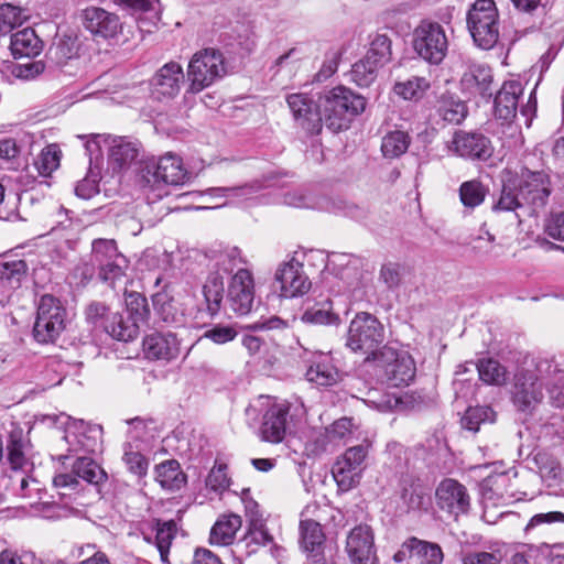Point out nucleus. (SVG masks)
<instances>
[{"mask_svg":"<svg viewBox=\"0 0 564 564\" xmlns=\"http://www.w3.org/2000/svg\"><path fill=\"white\" fill-rule=\"evenodd\" d=\"M105 330L115 339L130 341L138 337L140 325L123 314L115 313L104 324Z\"/></svg>","mask_w":564,"mask_h":564,"instance_id":"obj_34","label":"nucleus"},{"mask_svg":"<svg viewBox=\"0 0 564 564\" xmlns=\"http://www.w3.org/2000/svg\"><path fill=\"white\" fill-rule=\"evenodd\" d=\"M10 479L12 481V485L14 486L15 482H18V487H13L15 494L20 495L21 497H33V491L39 494V481L34 478H30L28 476V473H17L12 474L10 476Z\"/></svg>","mask_w":564,"mask_h":564,"instance_id":"obj_60","label":"nucleus"},{"mask_svg":"<svg viewBox=\"0 0 564 564\" xmlns=\"http://www.w3.org/2000/svg\"><path fill=\"white\" fill-rule=\"evenodd\" d=\"M59 161L61 150L56 144H50L41 151L34 165L41 175L48 176L59 166Z\"/></svg>","mask_w":564,"mask_h":564,"instance_id":"obj_50","label":"nucleus"},{"mask_svg":"<svg viewBox=\"0 0 564 564\" xmlns=\"http://www.w3.org/2000/svg\"><path fill=\"white\" fill-rule=\"evenodd\" d=\"M286 102L293 115L295 122L307 133H318L323 127V117L319 108L307 94H291L286 97Z\"/></svg>","mask_w":564,"mask_h":564,"instance_id":"obj_15","label":"nucleus"},{"mask_svg":"<svg viewBox=\"0 0 564 564\" xmlns=\"http://www.w3.org/2000/svg\"><path fill=\"white\" fill-rule=\"evenodd\" d=\"M323 121L334 132L349 128L351 120L365 111L366 99L349 88L337 86L319 100Z\"/></svg>","mask_w":564,"mask_h":564,"instance_id":"obj_1","label":"nucleus"},{"mask_svg":"<svg viewBox=\"0 0 564 564\" xmlns=\"http://www.w3.org/2000/svg\"><path fill=\"white\" fill-rule=\"evenodd\" d=\"M8 460L12 468V474L29 473L33 467L32 463L25 457L23 443L21 440H11L8 445Z\"/></svg>","mask_w":564,"mask_h":564,"instance_id":"obj_56","label":"nucleus"},{"mask_svg":"<svg viewBox=\"0 0 564 564\" xmlns=\"http://www.w3.org/2000/svg\"><path fill=\"white\" fill-rule=\"evenodd\" d=\"M241 525V517L236 513L220 516L210 530V543L221 546L231 544Z\"/></svg>","mask_w":564,"mask_h":564,"instance_id":"obj_31","label":"nucleus"},{"mask_svg":"<svg viewBox=\"0 0 564 564\" xmlns=\"http://www.w3.org/2000/svg\"><path fill=\"white\" fill-rule=\"evenodd\" d=\"M275 283L279 285V295L285 299L302 296L312 285L303 264L294 258L279 265Z\"/></svg>","mask_w":564,"mask_h":564,"instance_id":"obj_14","label":"nucleus"},{"mask_svg":"<svg viewBox=\"0 0 564 564\" xmlns=\"http://www.w3.org/2000/svg\"><path fill=\"white\" fill-rule=\"evenodd\" d=\"M544 379L545 377L540 376L535 370V359L532 360L531 365L516 372L511 399L519 411L531 413L542 402L544 398L542 391Z\"/></svg>","mask_w":564,"mask_h":564,"instance_id":"obj_6","label":"nucleus"},{"mask_svg":"<svg viewBox=\"0 0 564 564\" xmlns=\"http://www.w3.org/2000/svg\"><path fill=\"white\" fill-rule=\"evenodd\" d=\"M381 66L375 61L365 56L352 65L350 72L351 80L359 87H368L376 79L378 69Z\"/></svg>","mask_w":564,"mask_h":564,"instance_id":"obj_47","label":"nucleus"},{"mask_svg":"<svg viewBox=\"0 0 564 564\" xmlns=\"http://www.w3.org/2000/svg\"><path fill=\"white\" fill-rule=\"evenodd\" d=\"M308 381L322 387H329L339 381V372L327 355H319L306 371Z\"/></svg>","mask_w":564,"mask_h":564,"instance_id":"obj_33","label":"nucleus"},{"mask_svg":"<svg viewBox=\"0 0 564 564\" xmlns=\"http://www.w3.org/2000/svg\"><path fill=\"white\" fill-rule=\"evenodd\" d=\"M366 56L381 67L390 61L391 56V41L386 34H377L371 43L370 48L368 50Z\"/></svg>","mask_w":564,"mask_h":564,"instance_id":"obj_55","label":"nucleus"},{"mask_svg":"<svg viewBox=\"0 0 564 564\" xmlns=\"http://www.w3.org/2000/svg\"><path fill=\"white\" fill-rule=\"evenodd\" d=\"M73 473L89 484L99 485L107 479L106 471L90 457H78L73 465Z\"/></svg>","mask_w":564,"mask_h":564,"instance_id":"obj_42","label":"nucleus"},{"mask_svg":"<svg viewBox=\"0 0 564 564\" xmlns=\"http://www.w3.org/2000/svg\"><path fill=\"white\" fill-rule=\"evenodd\" d=\"M458 193L464 207L474 209L484 203L488 188L480 181L470 180L460 184Z\"/></svg>","mask_w":564,"mask_h":564,"instance_id":"obj_45","label":"nucleus"},{"mask_svg":"<svg viewBox=\"0 0 564 564\" xmlns=\"http://www.w3.org/2000/svg\"><path fill=\"white\" fill-rule=\"evenodd\" d=\"M29 10L12 3L0 4V34H8L29 19Z\"/></svg>","mask_w":564,"mask_h":564,"instance_id":"obj_44","label":"nucleus"},{"mask_svg":"<svg viewBox=\"0 0 564 564\" xmlns=\"http://www.w3.org/2000/svg\"><path fill=\"white\" fill-rule=\"evenodd\" d=\"M436 503L440 509L457 518L467 513L470 507V497L464 485L455 479H444L435 491Z\"/></svg>","mask_w":564,"mask_h":564,"instance_id":"obj_17","label":"nucleus"},{"mask_svg":"<svg viewBox=\"0 0 564 564\" xmlns=\"http://www.w3.org/2000/svg\"><path fill=\"white\" fill-rule=\"evenodd\" d=\"M514 181L523 204L530 206L532 212H536L547 204L552 192L547 174L523 169L521 174L514 177Z\"/></svg>","mask_w":564,"mask_h":564,"instance_id":"obj_10","label":"nucleus"},{"mask_svg":"<svg viewBox=\"0 0 564 564\" xmlns=\"http://www.w3.org/2000/svg\"><path fill=\"white\" fill-rule=\"evenodd\" d=\"M411 143L410 135L401 130L388 132L381 142V152L387 159H395L403 155Z\"/></svg>","mask_w":564,"mask_h":564,"instance_id":"obj_41","label":"nucleus"},{"mask_svg":"<svg viewBox=\"0 0 564 564\" xmlns=\"http://www.w3.org/2000/svg\"><path fill=\"white\" fill-rule=\"evenodd\" d=\"M90 262L97 268L98 280L116 290L127 284L129 260L112 239H95L91 243Z\"/></svg>","mask_w":564,"mask_h":564,"instance_id":"obj_2","label":"nucleus"},{"mask_svg":"<svg viewBox=\"0 0 564 564\" xmlns=\"http://www.w3.org/2000/svg\"><path fill=\"white\" fill-rule=\"evenodd\" d=\"M467 26L478 47L492 48L499 39V18L495 2L477 0L467 13Z\"/></svg>","mask_w":564,"mask_h":564,"instance_id":"obj_5","label":"nucleus"},{"mask_svg":"<svg viewBox=\"0 0 564 564\" xmlns=\"http://www.w3.org/2000/svg\"><path fill=\"white\" fill-rule=\"evenodd\" d=\"M10 50L14 58L37 55L42 50V41L34 30L25 28L11 35Z\"/></svg>","mask_w":564,"mask_h":564,"instance_id":"obj_32","label":"nucleus"},{"mask_svg":"<svg viewBox=\"0 0 564 564\" xmlns=\"http://www.w3.org/2000/svg\"><path fill=\"white\" fill-rule=\"evenodd\" d=\"M437 112L444 121L459 124L467 116V107L458 98L443 95L438 100Z\"/></svg>","mask_w":564,"mask_h":564,"instance_id":"obj_40","label":"nucleus"},{"mask_svg":"<svg viewBox=\"0 0 564 564\" xmlns=\"http://www.w3.org/2000/svg\"><path fill=\"white\" fill-rule=\"evenodd\" d=\"M373 361L392 387L408 386L415 377V362L408 351L383 346L375 355Z\"/></svg>","mask_w":564,"mask_h":564,"instance_id":"obj_7","label":"nucleus"},{"mask_svg":"<svg viewBox=\"0 0 564 564\" xmlns=\"http://www.w3.org/2000/svg\"><path fill=\"white\" fill-rule=\"evenodd\" d=\"M535 370L540 376L545 377L544 386L549 392V399L552 405L556 408L564 406V370L553 360V358H535Z\"/></svg>","mask_w":564,"mask_h":564,"instance_id":"obj_21","label":"nucleus"},{"mask_svg":"<svg viewBox=\"0 0 564 564\" xmlns=\"http://www.w3.org/2000/svg\"><path fill=\"white\" fill-rule=\"evenodd\" d=\"M155 479L162 488L172 491L181 489L186 482V476L175 459L159 464L155 467Z\"/></svg>","mask_w":564,"mask_h":564,"instance_id":"obj_35","label":"nucleus"},{"mask_svg":"<svg viewBox=\"0 0 564 564\" xmlns=\"http://www.w3.org/2000/svg\"><path fill=\"white\" fill-rule=\"evenodd\" d=\"M80 21L86 31L96 40H112L122 31L120 18L100 7H88L80 12Z\"/></svg>","mask_w":564,"mask_h":564,"instance_id":"obj_13","label":"nucleus"},{"mask_svg":"<svg viewBox=\"0 0 564 564\" xmlns=\"http://www.w3.org/2000/svg\"><path fill=\"white\" fill-rule=\"evenodd\" d=\"M335 448L330 443L327 432L324 430L314 431L305 443V453L307 456L317 457L324 453H330Z\"/></svg>","mask_w":564,"mask_h":564,"instance_id":"obj_57","label":"nucleus"},{"mask_svg":"<svg viewBox=\"0 0 564 564\" xmlns=\"http://www.w3.org/2000/svg\"><path fill=\"white\" fill-rule=\"evenodd\" d=\"M453 154L470 161L485 162L494 154V145L489 138L479 132L458 130L448 143Z\"/></svg>","mask_w":564,"mask_h":564,"instance_id":"obj_12","label":"nucleus"},{"mask_svg":"<svg viewBox=\"0 0 564 564\" xmlns=\"http://www.w3.org/2000/svg\"><path fill=\"white\" fill-rule=\"evenodd\" d=\"M462 86L470 94L481 96L491 95L490 85L492 83V73L490 67L485 64H470L460 79Z\"/></svg>","mask_w":564,"mask_h":564,"instance_id":"obj_29","label":"nucleus"},{"mask_svg":"<svg viewBox=\"0 0 564 564\" xmlns=\"http://www.w3.org/2000/svg\"><path fill=\"white\" fill-rule=\"evenodd\" d=\"M203 293L209 314L216 315L220 310L224 296V278L219 272H212L208 275L203 286Z\"/></svg>","mask_w":564,"mask_h":564,"instance_id":"obj_38","label":"nucleus"},{"mask_svg":"<svg viewBox=\"0 0 564 564\" xmlns=\"http://www.w3.org/2000/svg\"><path fill=\"white\" fill-rule=\"evenodd\" d=\"M479 379L487 384L502 386L507 382V369L491 358L480 360L476 365Z\"/></svg>","mask_w":564,"mask_h":564,"instance_id":"obj_46","label":"nucleus"},{"mask_svg":"<svg viewBox=\"0 0 564 564\" xmlns=\"http://www.w3.org/2000/svg\"><path fill=\"white\" fill-rule=\"evenodd\" d=\"M36 315L44 318L53 325L54 328L62 335L66 328L67 311L63 303L51 294H44L40 297Z\"/></svg>","mask_w":564,"mask_h":564,"instance_id":"obj_30","label":"nucleus"},{"mask_svg":"<svg viewBox=\"0 0 564 564\" xmlns=\"http://www.w3.org/2000/svg\"><path fill=\"white\" fill-rule=\"evenodd\" d=\"M184 82V72L176 62L164 64L151 78L152 94L156 98H174L178 95Z\"/></svg>","mask_w":564,"mask_h":564,"instance_id":"obj_20","label":"nucleus"},{"mask_svg":"<svg viewBox=\"0 0 564 564\" xmlns=\"http://www.w3.org/2000/svg\"><path fill=\"white\" fill-rule=\"evenodd\" d=\"M384 340L383 325L371 314H356L349 324L346 346L352 351L367 355L366 360L375 359L378 347Z\"/></svg>","mask_w":564,"mask_h":564,"instance_id":"obj_4","label":"nucleus"},{"mask_svg":"<svg viewBox=\"0 0 564 564\" xmlns=\"http://www.w3.org/2000/svg\"><path fill=\"white\" fill-rule=\"evenodd\" d=\"M523 93L519 80L506 82L495 97V115L503 121H511L516 115L519 97Z\"/></svg>","mask_w":564,"mask_h":564,"instance_id":"obj_25","label":"nucleus"},{"mask_svg":"<svg viewBox=\"0 0 564 564\" xmlns=\"http://www.w3.org/2000/svg\"><path fill=\"white\" fill-rule=\"evenodd\" d=\"M346 552L354 564H376L373 534L369 525H357L349 532Z\"/></svg>","mask_w":564,"mask_h":564,"instance_id":"obj_18","label":"nucleus"},{"mask_svg":"<svg viewBox=\"0 0 564 564\" xmlns=\"http://www.w3.org/2000/svg\"><path fill=\"white\" fill-rule=\"evenodd\" d=\"M227 74L225 57L219 50L207 47L197 51L187 66V80L191 94H198L210 87Z\"/></svg>","mask_w":564,"mask_h":564,"instance_id":"obj_3","label":"nucleus"},{"mask_svg":"<svg viewBox=\"0 0 564 564\" xmlns=\"http://www.w3.org/2000/svg\"><path fill=\"white\" fill-rule=\"evenodd\" d=\"M229 481L227 466L218 465L209 471L206 478V486L215 492H223L229 487Z\"/></svg>","mask_w":564,"mask_h":564,"instance_id":"obj_62","label":"nucleus"},{"mask_svg":"<svg viewBox=\"0 0 564 564\" xmlns=\"http://www.w3.org/2000/svg\"><path fill=\"white\" fill-rule=\"evenodd\" d=\"M176 533H177V525L174 520L156 522L155 544L160 552L162 562L167 561L170 546H171L172 541L175 538Z\"/></svg>","mask_w":564,"mask_h":564,"instance_id":"obj_48","label":"nucleus"},{"mask_svg":"<svg viewBox=\"0 0 564 564\" xmlns=\"http://www.w3.org/2000/svg\"><path fill=\"white\" fill-rule=\"evenodd\" d=\"M87 557L80 561L78 564H111L107 554L100 551L96 544L87 543L78 547V557Z\"/></svg>","mask_w":564,"mask_h":564,"instance_id":"obj_64","label":"nucleus"},{"mask_svg":"<svg viewBox=\"0 0 564 564\" xmlns=\"http://www.w3.org/2000/svg\"><path fill=\"white\" fill-rule=\"evenodd\" d=\"M154 311L159 319L166 326L183 327L186 324V314L181 303L167 292H159L152 299Z\"/></svg>","mask_w":564,"mask_h":564,"instance_id":"obj_26","label":"nucleus"},{"mask_svg":"<svg viewBox=\"0 0 564 564\" xmlns=\"http://www.w3.org/2000/svg\"><path fill=\"white\" fill-rule=\"evenodd\" d=\"M289 408L282 403H274L263 414L260 427L261 438L269 443H280L286 433Z\"/></svg>","mask_w":564,"mask_h":564,"instance_id":"obj_23","label":"nucleus"},{"mask_svg":"<svg viewBox=\"0 0 564 564\" xmlns=\"http://www.w3.org/2000/svg\"><path fill=\"white\" fill-rule=\"evenodd\" d=\"M401 501V508L405 512L427 510L431 500L425 494L419 478L411 473H402L395 490Z\"/></svg>","mask_w":564,"mask_h":564,"instance_id":"obj_19","label":"nucleus"},{"mask_svg":"<svg viewBox=\"0 0 564 564\" xmlns=\"http://www.w3.org/2000/svg\"><path fill=\"white\" fill-rule=\"evenodd\" d=\"M122 459L131 474L140 478L147 475L149 460L141 453L126 451Z\"/></svg>","mask_w":564,"mask_h":564,"instance_id":"obj_61","label":"nucleus"},{"mask_svg":"<svg viewBox=\"0 0 564 564\" xmlns=\"http://www.w3.org/2000/svg\"><path fill=\"white\" fill-rule=\"evenodd\" d=\"M126 317L137 322L138 325L145 323L149 316L147 299L139 293L131 292L126 297Z\"/></svg>","mask_w":564,"mask_h":564,"instance_id":"obj_52","label":"nucleus"},{"mask_svg":"<svg viewBox=\"0 0 564 564\" xmlns=\"http://www.w3.org/2000/svg\"><path fill=\"white\" fill-rule=\"evenodd\" d=\"M143 350L149 359L171 360L180 352V343L174 333H152L143 339Z\"/></svg>","mask_w":564,"mask_h":564,"instance_id":"obj_24","label":"nucleus"},{"mask_svg":"<svg viewBox=\"0 0 564 564\" xmlns=\"http://www.w3.org/2000/svg\"><path fill=\"white\" fill-rule=\"evenodd\" d=\"M355 424L350 417H340L325 427L334 448L351 440Z\"/></svg>","mask_w":564,"mask_h":564,"instance_id":"obj_49","label":"nucleus"},{"mask_svg":"<svg viewBox=\"0 0 564 564\" xmlns=\"http://www.w3.org/2000/svg\"><path fill=\"white\" fill-rule=\"evenodd\" d=\"M34 340L41 345L55 344L61 334L44 318L36 315L32 329Z\"/></svg>","mask_w":564,"mask_h":564,"instance_id":"obj_59","label":"nucleus"},{"mask_svg":"<svg viewBox=\"0 0 564 564\" xmlns=\"http://www.w3.org/2000/svg\"><path fill=\"white\" fill-rule=\"evenodd\" d=\"M318 510L316 505L307 506L302 512V520L300 522V534H301V545L305 552L314 553L318 552L322 547L325 535L323 533L319 520L321 518L317 516V519H308L306 518L310 514H313L314 511Z\"/></svg>","mask_w":564,"mask_h":564,"instance_id":"obj_28","label":"nucleus"},{"mask_svg":"<svg viewBox=\"0 0 564 564\" xmlns=\"http://www.w3.org/2000/svg\"><path fill=\"white\" fill-rule=\"evenodd\" d=\"M494 420V411L489 406L468 408L460 420L465 430L477 432L481 423Z\"/></svg>","mask_w":564,"mask_h":564,"instance_id":"obj_54","label":"nucleus"},{"mask_svg":"<svg viewBox=\"0 0 564 564\" xmlns=\"http://www.w3.org/2000/svg\"><path fill=\"white\" fill-rule=\"evenodd\" d=\"M555 523L564 524V513L561 511H547L534 514L524 528L527 534L532 532L541 533L544 525Z\"/></svg>","mask_w":564,"mask_h":564,"instance_id":"obj_58","label":"nucleus"},{"mask_svg":"<svg viewBox=\"0 0 564 564\" xmlns=\"http://www.w3.org/2000/svg\"><path fill=\"white\" fill-rule=\"evenodd\" d=\"M301 321L311 325H338L340 319L333 312L332 302L327 299L305 310Z\"/></svg>","mask_w":564,"mask_h":564,"instance_id":"obj_36","label":"nucleus"},{"mask_svg":"<svg viewBox=\"0 0 564 564\" xmlns=\"http://www.w3.org/2000/svg\"><path fill=\"white\" fill-rule=\"evenodd\" d=\"M77 53L76 41L70 36L58 37L51 45L47 56L58 65L74 57Z\"/></svg>","mask_w":564,"mask_h":564,"instance_id":"obj_51","label":"nucleus"},{"mask_svg":"<svg viewBox=\"0 0 564 564\" xmlns=\"http://www.w3.org/2000/svg\"><path fill=\"white\" fill-rule=\"evenodd\" d=\"M141 177L145 184L156 186L161 183L177 185L186 177L182 160L174 154H166L159 160H149L141 169Z\"/></svg>","mask_w":564,"mask_h":564,"instance_id":"obj_11","label":"nucleus"},{"mask_svg":"<svg viewBox=\"0 0 564 564\" xmlns=\"http://www.w3.org/2000/svg\"><path fill=\"white\" fill-rule=\"evenodd\" d=\"M413 561L416 564H442L444 553L442 547L434 542L412 536Z\"/></svg>","mask_w":564,"mask_h":564,"instance_id":"obj_37","label":"nucleus"},{"mask_svg":"<svg viewBox=\"0 0 564 564\" xmlns=\"http://www.w3.org/2000/svg\"><path fill=\"white\" fill-rule=\"evenodd\" d=\"M108 164L113 173H120L137 160L140 153V143L124 137H109Z\"/></svg>","mask_w":564,"mask_h":564,"instance_id":"obj_22","label":"nucleus"},{"mask_svg":"<svg viewBox=\"0 0 564 564\" xmlns=\"http://www.w3.org/2000/svg\"><path fill=\"white\" fill-rule=\"evenodd\" d=\"M368 452V444H359L347 448L337 457L332 471L341 490H349L359 482Z\"/></svg>","mask_w":564,"mask_h":564,"instance_id":"obj_9","label":"nucleus"},{"mask_svg":"<svg viewBox=\"0 0 564 564\" xmlns=\"http://www.w3.org/2000/svg\"><path fill=\"white\" fill-rule=\"evenodd\" d=\"M28 265L23 260L0 263V305L4 306L26 275Z\"/></svg>","mask_w":564,"mask_h":564,"instance_id":"obj_27","label":"nucleus"},{"mask_svg":"<svg viewBox=\"0 0 564 564\" xmlns=\"http://www.w3.org/2000/svg\"><path fill=\"white\" fill-rule=\"evenodd\" d=\"M272 541L271 535L263 528L262 523L257 524V520L252 519V524H250L247 534L239 542V544H245L247 549V553H253L259 546L268 545Z\"/></svg>","mask_w":564,"mask_h":564,"instance_id":"obj_53","label":"nucleus"},{"mask_svg":"<svg viewBox=\"0 0 564 564\" xmlns=\"http://www.w3.org/2000/svg\"><path fill=\"white\" fill-rule=\"evenodd\" d=\"M254 300V281L247 269H238L232 275L227 293L229 307L239 315L248 314Z\"/></svg>","mask_w":564,"mask_h":564,"instance_id":"obj_16","label":"nucleus"},{"mask_svg":"<svg viewBox=\"0 0 564 564\" xmlns=\"http://www.w3.org/2000/svg\"><path fill=\"white\" fill-rule=\"evenodd\" d=\"M412 44L421 58L434 65H438L445 58L448 50L445 30L436 22H421L413 32Z\"/></svg>","mask_w":564,"mask_h":564,"instance_id":"obj_8","label":"nucleus"},{"mask_svg":"<svg viewBox=\"0 0 564 564\" xmlns=\"http://www.w3.org/2000/svg\"><path fill=\"white\" fill-rule=\"evenodd\" d=\"M429 88L430 82L425 77L412 76L405 80H398L393 86V91L404 100H417Z\"/></svg>","mask_w":564,"mask_h":564,"instance_id":"obj_43","label":"nucleus"},{"mask_svg":"<svg viewBox=\"0 0 564 564\" xmlns=\"http://www.w3.org/2000/svg\"><path fill=\"white\" fill-rule=\"evenodd\" d=\"M524 206L519 192L514 177L510 176L503 181L500 196L492 209L495 212H517Z\"/></svg>","mask_w":564,"mask_h":564,"instance_id":"obj_39","label":"nucleus"},{"mask_svg":"<svg viewBox=\"0 0 564 564\" xmlns=\"http://www.w3.org/2000/svg\"><path fill=\"white\" fill-rule=\"evenodd\" d=\"M237 335L238 333L232 326L218 324L205 330L203 338L209 339L217 345H223L234 340Z\"/></svg>","mask_w":564,"mask_h":564,"instance_id":"obj_63","label":"nucleus"}]
</instances>
